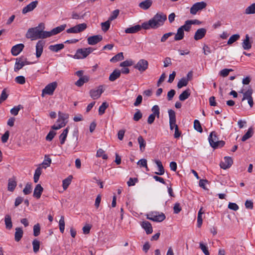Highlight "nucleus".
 Returning a JSON list of instances; mask_svg holds the SVG:
<instances>
[{"instance_id": "nucleus-31", "label": "nucleus", "mask_w": 255, "mask_h": 255, "mask_svg": "<svg viewBox=\"0 0 255 255\" xmlns=\"http://www.w3.org/2000/svg\"><path fill=\"white\" fill-rule=\"evenodd\" d=\"M89 80V78L87 76H84L79 78V79L75 82V85L78 87H81L84 83L87 82Z\"/></svg>"}, {"instance_id": "nucleus-16", "label": "nucleus", "mask_w": 255, "mask_h": 255, "mask_svg": "<svg viewBox=\"0 0 255 255\" xmlns=\"http://www.w3.org/2000/svg\"><path fill=\"white\" fill-rule=\"evenodd\" d=\"M207 30L204 28H201L195 32L194 38L196 40H198L203 38L206 35Z\"/></svg>"}, {"instance_id": "nucleus-49", "label": "nucleus", "mask_w": 255, "mask_h": 255, "mask_svg": "<svg viewBox=\"0 0 255 255\" xmlns=\"http://www.w3.org/2000/svg\"><path fill=\"white\" fill-rule=\"evenodd\" d=\"M96 156L97 157H102L104 159L108 158L107 155L105 154V151L102 148H100L97 150Z\"/></svg>"}, {"instance_id": "nucleus-12", "label": "nucleus", "mask_w": 255, "mask_h": 255, "mask_svg": "<svg viewBox=\"0 0 255 255\" xmlns=\"http://www.w3.org/2000/svg\"><path fill=\"white\" fill-rule=\"evenodd\" d=\"M66 24H64L61 25L60 26H57V27L53 28L50 31H47V37H49L52 35H54L58 33H59L60 32H61V31L64 30L65 29V28H66Z\"/></svg>"}, {"instance_id": "nucleus-60", "label": "nucleus", "mask_w": 255, "mask_h": 255, "mask_svg": "<svg viewBox=\"0 0 255 255\" xmlns=\"http://www.w3.org/2000/svg\"><path fill=\"white\" fill-rule=\"evenodd\" d=\"M120 11L119 9L115 10L112 13L111 15L109 18V20L111 21L116 19L119 14Z\"/></svg>"}, {"instance_id": "nucleus-64", "label": "nucleus", "mask_w": 255, "mask_h": 255, "mask_svg": "<svg viewBox=\"0 0 255 255\" xmlns=\"http://www.w3.org/2000/svg\"><path fill=\"white\" fill-rule=\"evenodd\" d=\"M245 205L246 208L248 209L252 210L254 208L253 202L250 200H246V201L245 202Z\"/></svg>"}, {"instance_id": "nucleus-55", "label": "nucleus", "mask_w": 255, "mask_h": 255, "mask_svg": "<svg viewBox=\"0 0 255 255\" xmlns=\"http://www.w3.org/2000/svg\"><path fill=\"white\" fill-rule=\"evenodd\" d=\"M31 185L29 183H27L23 190V192L25 195H28L31 192Z\"/></svg>"}, {"instance_id": "nucleus-22", "label": "nucleus", "mask_w": 255, "mask_h": 255, "mask_svg": "<svg viewBox=\"0 0 255 255\" xmlns=\"http://www.w3.org/2000/svg\"><path fill=\"white\" fill-rule=\"evenodd\" d=\"M141 28H142V25H136L135 26L127 28L125 30V32L127 33H134L140 30Z\"/></svg>"}, {"instance_id": "nucleus-1", "label": "nucleus", "mask_w": 255, "mask_h": 255, "mask_svg": "<svg viewBox=\"0 0 255 255\" xmlns=\"http://www.w3.org/2000/svg\"><path fill=\"white\" fill-rule=\"evenodd\" d=\"M167 20V16L162 12H157L148 21L142 24V27L144 29H157L163 25Z\"/></svg>"}, {"instance_id": "nucleus-53", "label": "nucleus", "mask_w": 255, "mask_h": 255, "mask_svg": "<svg viewBox=\"0 0 255 255\" xmlns=\"http://www.w3.org/2000/svg\"><path fill=\"white\" fill-rule=\"evenodd\" d=\"M40 233V227L39 224H36L33 226V235L37 237Z\"/></svg>"}, {"instance_id": "nucleus-28", "label": "nucleus", "mask_w": 255, "mask_h": 255, "mask_svg": "<svg viewBox=\"0 0 255 255\" xmlns=\"http://www.w3.org/2000/svg\"><path fill=\"white\" fill-rule=\"evenodd\" d=\"M155 163L158 168V172H156L155 173L159 175H163L164 173V169L161 162L159 160H155Z\"/></svg>"}, {"instance_id": "nucleus-51", "label": "nucleus", "mask_w": 255, "mask_h": 255, "mask_svg": "<svg viewBox=\"0 0 255 255\" xmlns=\"http://www.w3.org/2000/svg\"><path fill=\"white\" fill-rule=\"evenodd\" d=\"M60 231L63 233L65 229V221L64 216H61L59 222Z\"/></svg>"}, {"instance_id": "nucleus-14", "label": "nucleus", "mask_w": 255, "mask_h": 255, "mask_svg": "<svg viewBox=\"0 0 255 255\" xmlns=\"http://www.w3.org/2000/svg\"><path fill=\"white\" fill-rule=\"evenodd\" d=\"M147 218L152 221L160 222L163 221L165 219V216L162 213L158 215L152 214L150 215V217H149L148 215Z\"/></svg>"}, {"instance_id": "nucleus-40", "label": "nucleus", "mask_w": 255, "mask_h": 255, "mask_svg": "<svg viewBox=\"0 0 255 255\" xmlns=\"http://www.w3.org/2000/svg\"><path fill=\"white\" fill-rule=\"evenodd\" d=\"M189 82V79L186 78H181L177 83V87L179 89L187 85Z\"/></svg>"}, {"instance_id": "nucleus-59", "label": "nucleus", "mask_w": 255, "mask_h": 255, "mask_svg": "<svg viewBox=\"0 0 255 255\" xmlns=\"http://www.w3.org/2000/svg\"><path fill=\"white\" fill-rule=\"evenodd\" d=\"M15 82L19 84H24L25 83V79L23 76H19L15 78Z\"/></svg>"}, {"instance_id": "nucleus-34", "label": "nucleus", "mask_w": 255, "mask_h": 255, "mask_svg": "<svg viewBox=\"0 0 255 255\" xmlns=\"http://www.w3.org/2000/svg\"><path fill=\"white\" fill-rule=\"evenodd\" d=\"M72 176L70 175L67 178L63 180L62 182V186L64 190H66L69 186V185L70 184L72 179Z\"/></svg>"}, {"instance_id": "nucleus-45", "label": "nucleus", "mask_w": 255, "mask_h": 255, "mask_svg": "<svg viewBox=\"0 0 255 255\" xmlns=\"http://www.w3.org/2000/svg\"><path fill=\"white\" fill-rule=\"evenodd\" d=\"M68 118V115L60 112L58 113V119L57 121V123H59L60 122H65V120H66Z\"/></svg>"}, {"instance_id": "nucleus-62", "label": "nucleus", "mask_w": 255, "mask_h": 255, "mask_svg": "<svg viewBox=\"0 0 255 255\" xmlns=\"http://www.w3.org/2000/svg\"><path fill=\"white\" fill-rule=\"evenodd\" d=\"M56 133L53 130H50L47 136H46V139L48 141H51L54 138Z\"/></svg>"}, {"instance_id": "nucleus-33", "label": "nucleus", "mask_w": 255, "mask_h": 255, "mask_svg": "<svg viewBox=\"0 0 255 255\" xmlns=\"http://www.w3.org/2000/svg\"><path fill=\"white\" fill-rule=\"evenodd\" d=\"M190 95V89H187L184 91H183L179 96V99L181 101H184Z\"/></svg>"}, {"instance_id": "nucleus-32", "label": "nucleus", "mask_w": 255, "mask_h": 255, "mask_svg": "<svg viewBox=\"0 0 255 255\" xmlns=\"http://www.w3.org/2000/svg\"><path fill=\"white\" fill-rule=\"evenodd\" d=\"M240 93H243V98L242 99V101L248 100L249 99H250L252 98V94L253 93V91L251 88H249L246 92L245 93H243V90L239 92Z\"/></svg>"}, {"instance_id": "nucleus-29", "label": "nucleus", "mask_w": 255, "mask_h": 255, "mask_svg": "<svg viewBox=\"0 0 255 255\" xmlns=\"http://www.w3.org/2000/svg\"><path fill=\"white\" fill-rule=\"evenodd\" d=\"M16 182L14 178H10L8 179V190L11 192L13 191L15 187L16 186Z\"/></svg>"}, {"instance_id": "nucleus-19", "label": "nucleus", "mask_w": 255, "mask_h": 255, "mask_svg": "<svg viewBox=\"0 0 255 255\" xmlns=\"http://www.w3.org/2000/svg\"><path fill=\"white\" fill-rule=\"evenodd\" d=\"M250 36L248 34L245 36V39L243 40L242 45L244 50H249L252 48V43L250 40Z\"/></svg>"}, {"instance_id": "nucleus-56", "label": "nucleus", "mask_w": 255, "mask_h": 255, "mask_svg": "<svg viewBox=\"0 0 255 255\" xmlns=\"http://www.w3.org/2000/svg\"><path fill=\"white\" fill-rule=\"evenodd\" d=\"M21 108V106L20 105L13 107L10 110V113L14 116H16L18 114Z\"/></svg>"}, {"instance_id": "nucleus-39", "label": "nucleus", "mask_w": 255, "mask_h": 255, "mask_svg": "<svg viewBox=\"0 0 255 255\" xmlns=\"http://www.w3.org/2000/svg\"><path fill=\"white\" fill-rule=\"evenodd\" d=\"M42 171L40 167H37L35 170L34 174L33 180L35 183H37L39 179V177L41 174Z\"/></svg>"}, {"instance_id": "nucleus-42", "label": "nucleus", "mask_w": 255, "mask_h": 255, "mask_svg": "<svg viewBox=\"0 0 255 255\" xmlns=\"http://www.w3.org/2000/svg\"><path fill=\"white\" fill-rule=\"evenodd\" d=\"M32 246H33V252L35 253H37L39 250L40 242L36 239H34L32 241Z\"/></svg>"}, {"instance_id": "nucleus-17", "label": "nucleus", "mask_w": 255, "mask_h": 255, "mask_svg": "<svg viewBox=\"0 0 255 255\" xmlns=\"http://www.w3.org/2000/svg\"><path fill=\"white\" fill-rule=\"evenodd\" d=\"M38 3L37 1H33L23 7L22 12L23 14H25L28 12L33 10L37 6Z\"/></svg>"}, {"instance_id": "nucleus-63", "label": "nucleus", "mask_w": 255, "mask_h": 255, "mask_svg": "<svg viewBox=\"0 0 255 255\" xmlns=\"http://www.w3.org/2000/svg\"><path fill=\"white\" fill-rule=\"evenodd\" d=\"M200 248L205 255H210L208 248L202 243H200Z\"/></svg>"}, {"instance_id": "nucleus-18", "label": "nucleus", "mask_w": 255, "mask_h": 255, "mask_svg": "<svg viewBox=\"0 0 255 255\" xmlns=\"http://www.w3.org/2000/svg\"><path fill=\"white\" fill-rule=\"evenodd\" d=\"M24 47L23 44H18L13 46L11 49V54L13 56H17L23 50Z\"/></svg>"}, {"instance_id": "nucleus-37", "label": "nucleus", "mask_w": 255, "mask_h": 255, "mask_svg": "<svg viewBox=\"0 0 255 255\" xmlns=\"http://www.w3.org/2000/svg\"><path fill=\"white\" fill-rule=\"evenodd\" d=\"M254 133L253 129L252 128H249L248 131L243 135L242 138V140L243 141H245L251 137Z\"/></svg>"}, {"instance_id": "nucleus-50", "label": "nucleus", "mask_w": 255, "mask_h": 255, "mask_svg": "<svg viewBox=\"0 0 255 255\" xmlns=\"http://www.w3.org/2000/svg\"><path fill=\"white\" fill-rule=\"evenodd\" d=\"M124 59V57L123 55V52H120L116 55L115 56H114L111 59V61L114 62V61H120Z\"/></svg>"}, {"instance_id": "nucleus-57", "label": "nucleus", "mask_w": 255, "mask_h": 255, "mask_svg": "<svg viewBox=\"0 0 255 255\" xmlns=\"http://www.w3.org/2000/svg\"><path fill=\"white\" fill-rule=\"evenodd\" d=\"M142 115L140 110H137L133 116V119L134 121H138L141 118Z\"/></svg>"}, {"instance_id": "nucleus-47", "label": "nucleus", "mask_w": 255, "mask_h": 255, "mask_svg": "<svg viewBox=\"0 0 255 255\" xmlns=\"http://www.w3.org/2000/svg\"><path fill=\"white\" fill-rule=\"evenodd\" d=\"M180 27L181 28L183 31L185 30V31L188 32L191 29V24L190 23L189 20H188L185 22V23L183 25H182Z\"/></svg>"}, {"instance_id": "nucleus-24", "label": "nucleus", "mask_w": 255, "mask_h": 255, "mask_svg": "<svg viewBox=\"0 0 255 255\" xmlns=\"http://www.w3.org/2000/svg\"><path fill=\"white\" fill-rule=\"evenodd\" d=\"M23 234V230L21 228H16L14 234V239L15 241H19L22 237Z\"/></svg>"}, {"instance_id": "nucleus-48", "label": "nucleus", "mask_w": 255, "mask_h": 255, "mask_svg": "<svg viewBox=\"0 0 255 255\" xmlns=\"http://www.w3.org/2000/svg\"><path fill=\"white\" fill-rule=\"evenodd\" d=\"M194 128L195 129L199 132H202L203 131L201 124L197 120H195L194 122Z\"/></svg>"}, {"instance_id": "nucleus-3", "label": "nucleus", "mask_w": 255, "mask_h": 255, "mask_svg": "<svg viewBox=\"0 0 255 255\" xmlns=\"http://www.w3.org/2000/svg\"><path fill=\"white\" fill-rule=\"evenodd\" d=\"M208 139L210 145L214 148L222 147L225 143L223 140H219L217 133L215 131L211 132Z\"/></svg>"}, {"instance_id": "nucleus-6", "label": "nucleus", "mask_w": 255, "mask_h": 255, "mask_svg": "<svg viewBox=\"0 0 255 255\" xmlns=\"http://www.w3.org/2000/svg\"><path fill=\"white\" fill-rule=\"evenodd\" d=\"M57 86V83L56 82H53L48 84L45 88L43 89L42 96L43 97L44 94L52 95Z\"/></svg>"}, {"instance_id": "nucleus-4", "label": "nucleus", "mask_w": 255, "mask_h": 255, "mask_svg": "<svg viewBox=\"0 0 255 255\" xmlns=\"http://www.w3.org/2000/svg\"><path fill=\"white\" fill-rule=\"evenodd\" d=\"M93 51V49L91 47L79 49L77 50L74 57L77 59L85 58Z\"/></svg>"}, {"instance_id": "nucleus-9", "label": "nucleus", "mask_w": 255, "mask_h": 255, "mask_svg": "<svg viewBox=\"0 0 255 255\" xmlns=\"http://www.w3.org/2000/svg\"><path fill=\"white\" fill-rule=\"evenodd\" d=\"M103 92V86L101 85L97 88L90 90V95L91 97L93 99H97L100 97Z\"/></svg>"}, {"instance_id": "nucleus-23", "label": "nucleus", "mask_w": 255, "mask_h": 255, "mask_svg": "<svg viewBox=\"0 0 255 255\" xmlns=\"http://www.w3.org/2000/svg\"><path fill=\"white\" fill-rule=\"evenodd\" d=\"M152 1L151 0H145L141 2L139 4V6L144 10L148 9L152 5Z\"/></svg>"}, {"instance_id": "nucleus-44", "label": "nucleus", "mask_w": 255, "mask_h": 255, "mask_svg": "<svg viewBox=\"0 0 255 255\" xmlns=\"http://www.w3.org/2000/svg\"><path fill=\"white\" fill-rule=\"evenodd\" d=\"M139 144V148L141 151H143L145 147V142L142 136H139L137 138Z\"/></svg>"}, {"instance_id": "nucleus-13", "label": "nucleus", "mask_w": 255, "mask_h": 255, "mask_svg": "<svg viewBox=\"0 0 255 255\" xmlns=\"http://www.w3.org/2000/svg\"><path fill=\"white\" fill-rule=\"evenodd\" d=\"M45 44V42L43 40H39L37 42L36 44V56L37 58H39L41 56Z\"/></svg>"}, {"instance_id": "nucleus-30", "label": "nucleus", "mask_w": 255, "mask_h": 255, "mask_svg": "<svg viewBox=\"0 0 255 255\" xmlns=\"http://www.w3.org/2000/svg\"><path fill=\"white\" fill-rule=\"evenodd\" d=\"M184 36V32L181 29V28L179 27L178 28L177 33L175 34L174 36V40L175 41H179L182 40Z\"/></svg>"}, {"instance_id": "nucleus-20", "label": "nucleus", "mask_w": 255, "mask_h": 255, "mask_svg": "<svg viewBox=\"0 0 255 255\" xmlns=\"http://www.w3.org/2000/svg\"><path fill=\"white\" fill-rule=\"evenodd\" d=\"M43 190V189L40 184L36 185L34 190L33 196L37 199H39Z\"/></svg>"}, {"instance_id": "nucleus-11", "label": "nucleus", "mask_w": 255, "mask_h": 255, "mask_svg": "<svg viewBox=\"0 0 255 255\" xmlns=\"http://www.w3.org/2000/svg\"><path fill=\"white\" fill-rule=\"evenodd\" d=\"M233 161L231 157L226 156L224 158V161L220 164L221 168L226 169L230 168L233 164Z\"/></svg>"}, {"instance_id": "nucleus-15", "label": "nucleus", "mask_w": 255, "mask_h": 255, "mask_svg": "<svg viewBox=\"0 0 255 255\" xmlns=\"http://www.w3.org/2000/svg\"><path fill=\"white\" fill-rule=\"evenodd\" d=\"M102 40V36L100 35H96L89 37L87 39L88 43L94 45Z\"/></svg>"}, {"instance_id": "nucleus-25", "label": "nucleus", "mask_w": 255, "mask_h": 255, "mask_svg": "<svg viewBox=\"0 0 255 255\" xmlns=\"http://www.w3.org/2000/svg\"><path fill=\"white\" fill-rule=\"evenodd\" d=\"M24 66V63L22 62V57L16 58L14 66V71H19Z\"/></svg>"}, {"instance_id": "nucleus-61", "label": "nucleus", "mask_w": 255, "mask_h": 255, "mask_svg": "<svg viewBox=\"0 0 255 255\" xmlns=\"http://www.w3.org/2000/svg\"><path fill=\"white\" fill-rule=\"evenodd\" d=\"M233 70L232 69H224L220 72V75L225 77L227 76L230 72L233 71Z\"/></svg>"}, {"instance_id": "nucleus-8", "label": "nucleus", "mask_w": 255, "mask_h": 255, "mask_svg": "<svg viewBox=\"0 0 255 255\" xmlns=\"http://www.w3.org/2000/svg\"><path fill=\"white\" fill-rule=\"evenodd\" d=\"M148 66V61L145 59H140L134 66V68L138 70L140 72L145 71Z\"/></svg>"}, {"instance_id": "nucleus-43", "label": "nucleus", "mask_w": 255, "mask_h": 255, "mask_svg": "<svg viewBox=\"0 0 255 255\" xmlns=\"http://www.w3.org/2000/svg\"><path fill=\"white\" fill-rule=\"evenodd\" d=\"M151 111L152 114L151 115H153L156 116L157 118H159L160 115V109L158 105H154L151 108Z\"/></svg>"}, {"instance_id": "nucleus-7", "label": "nucleus", "mask_w": 255, "mask_h": 255, "mask_svg": "<svg viewBox=\"0 0 255 255\" xmlns=\"http://www.w3.org/2000/svg\"><path fill=\"white\" fill-rule=\"evenodd\" d=\"M87 28V24L85 23L79 24L67 29L68 33H77L84 31Z\"/></svg>"}, {"instance_id": "nucleus-36", "label": "nucleus", "mask_w": 255, "mask_h": 255, "mask_svg": "<svg viewBox=\"0 0 255 255\" xmlns=\"http://www.w3.org/2000/svg\"><path fill=\"white\" fill-rule=\"evenodd\" d=\"M4 222L6 226V228L7 229H11L12 227L11 217L9 215H6L5 216Z\"/></svg>"}, {"instance_id": "nucleus-21", "label": "nucleus", "mask_w": 255, "mask_h": 255, "mask_svg": "<svg viewBox=\"0 0 255 255\" xmlns=\"http://www.w3.org/2000/svg\"><path fill=\"white\" fill-rule=\"evenodd\" d=\"M142 227L145 230L147 234L152 233L153 230L151 224L148 221H143L141 224Z\"/></svg>"}, {"instance_id": "nucleus-35", "label": "nucleus", "mask_w": 255, "mask_h": 255, "mask_svg": "<svg viewBox=\"0 0 255 255\" xmlns=\"http://www.w3.org/2000/svg\"><path fill=\"white\" fill-rule=\"evenodd\" d=\"M245 13L246 14H252L255 13V3H252L250 6L247 7L245 10Z\"/></svg>"}, {"instance_id": "nucleus-38", "label": "nucleus", "mask_w": 255, "mask_h": 255, "mask_svg": "<svg viewBox=\"0 0 255 255\" xmlns=\"http://www.w3.org/2000/svg\"><path fill=\"white\" fill-rule=\"evenodd\" d=\"M68 132V128H66L62 133L59 136V139L60 141V143L63 144L64 143L65 140L66 139L67 134Z\"/></svg>"}, {"instance_id": "nucleus-10", "label": "nucleus", "mask_w": 255, "mask_h": 255, "mask_svg": "<svg viewBox=\"0 0 255 255\" xmlns=\"http://www.w3.org/2000/svg\"><path fill=\"white\" fill-rule=\"evenodd\" d=\"M168 114L169 117V126L171 130L176 128V126H178L176 124V116L175 112L172 110H168Z\"/></svg>"}, {"instance_id": "nucleus-41", "label": "nucleus", "mask_w": 255, "mask_h": 255, "mask_svg": "<svg viewBox=\"0 0 255 255\" xmlns=\"http://www.w3.org/2000/svg\"><path fill=\"white\" fill-rule=\"evenodd\" d=\"M240 36L239 34H235L232 35L229 39L227 44L228 45H231L236 41L239 39Z\"/></svg>"}, {"instance_id": "nucleus-26", "label": "nucleus", "mask_w": 255, "mask_h": 255, "mask_svg": "<svg viewBox=\"0 0 255 255\" xmlns=\"http://www.w3.org/2000/svg\"><path fill=\"white\" fill-rule=\"evenodd\" d=\"M121 76V71L119 70H115L110 75L109 80L113 82L119 78Z\"/></svg>"}, {"instance_id": "nucleus-52", "label": "nucleus", "mask_w": 255, "mask_h": 255, "mask_svg": "<svg viewBox=\"0 0 255 255\" xmlns=\"http://www.w3.org/2000/svg\"><path fill=\"white\" fill-rule=\"evenodd\" d=\"M51 163V158H49L48 155H46L45 156L44 160L43 161V162L42 163L43 167H45V168H46L47 167L50 166Z\"/></svg>"}, {"instance_id": "nucleus-2", "label": "nucleus", "mask_w": 255, "mask_h": 255, "mask_svg": "<svg viewBox=\"0 0 255 255\" xmlns=\"http://www.w3.org/2000/svg\"><path fill=\"white\" fill-rule=\"evenodd\" d=\"M44 28V23H40L36 27L29 28L26 33V37L31 40L47 38V31L43 30Z\"/></svg>"}, {"instance_id": "nucleus-46", "label": "nucleus", "mask_w": 255, "mask_h": 255, "mask_svg": "<svg viewBox=\"0 0 255 255\" xmlns=\"http://www.w3.org/2000/svg\"><path fill=\"white\" fill-rule=\"evenodd\" d=\"M109 105L107 102H103L99 108V114L102 115L105 112V110L108 107Z\"/></svg>"}, {"instance_id": "nucleus-27", "label": "nucleus", "mask_w": 255, "mask_h": 255, "mask_svg": "<svg viewBox=\"0 0 255 255\" xmlns=\"http://www.w3.org/2000/svg\"><path fill=\"white\" fill-rule=\"evenodd\" d=\"M64 45L62 43L51 45L49 46V49L52 51L57 52L59 50L63 49Z\"/></svg>"}, {"instance_id": "nucleus-5", "label": "nucleus", "mask_w": 255, "mask_h": 255, "mask_svg": "<svg viewBox=\"0 0 255 255\" xmlns=\"http://www.w3.org/2000/svg\"><path fill=\"white\" fill-rule=\"evenodd\" d=\"M207 3L204 1H201L195 3L190 8V13L195 15L200 10L206 8Z\"/></svg>"}, {"instance_id": "nucleus-58", "label": "nucleus", "mask_w": 255, "mask_h": 255, "mask_svg": "<svg viewBox=\"0 0 255 255\" xmlns=\"http://www.w3.org/2000/svg\"><path fill=\"white\" fill-rule=\"evenodd\" d=\"M8 97V94H6V89L2 90L1 95L0 96V104L4 101Z\"/></svg>"}, {"instance_id": "nucleus-54", "label": "nucleus", "mask_w": 255, "mask_h": 255, "mask_svg": "<svg viewBox=\"0 0 255 255\" xmlns=\"http://www.w3.org/2000/svg\"><path fill=\"white\" fill-rule=\"evenodd\" d=\"M110 20H108L105 22H102L101 23L102 30L104 31H107L110 28Z\"/></svg>"}]
</instances>
